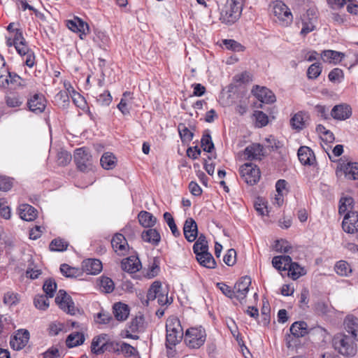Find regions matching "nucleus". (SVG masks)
I'll return each instance as SVG.
<instances>
[{"mask_svg": "<svg viewBox=\"0 0 358 358\" xmlns=\"http://www.w3.org/2000/svg\"><path fill=\"white\" fill-rule=\"evenodd\" d=\"M166 347L172 350L185 338L183 329L179 319L175 316L169 317L166 322Z\"/></svg>", "mask_w": 358, "mask_h": 358, "instance_id": "f257e3e1", "label": "nucleus"}, {"mask_svg": "<svg viewBox=\"0 0 358 358\" xmlns=\"http://www.w3.org/2000/svg\"><path fill=\"white\" fill-rule=\"evenodd\" d=\"M245 0H227L221 13L220 19L229 24L234 23L241 15Z\"/></svg>", "mask_w": 358, "mask_h": 358, "instance_id": "f03ea898", "label": "nucleus"}, {"mask_svg": "<svg viewBox=\"0 0 358 358\" xmlns=\"http://www.w3.org/2000/svg\"><path fill=\"white\" fill-rule=\"evenodd\" d=\"M332 345L338 352L343 356L353 357L357 352L354 341L345 334L335 335L332 339Z\"/></svg>", "mask_w": 358, "mask_h": 358, "instance_id": "7ed1b4c3", "label": "nucleus"}, {"mask_svg": "<svg viewBox=\"0 0 358 358\" xmlns=\"http://www.w3.org/2000/svg\"><path fill=\"white\" fill-rule=\"evenodd\" d=\"M118 343L112 341L106 334H101L95 336L91 343V351L96 355H101L105 352H115Z\"/></svg>", "mask_w": 358, "mask_h": 358, "instance_id": "20e7f679", "label": "nucleus"}, {"mask_svg": "<svg viewBox=\"0 0 358 358\" xmlns=\"http://www.w3.org/2000/svg\"><path fill=\"white\" fill-rule=\"evenodd\" d=\"M206 332L201 327L188 329L185 333V342L191 348H199L206 341Z\"/></svg>", "mask_w": 358, "mask_h": 358, "instance_id": "39448f33", "label": "nucleus"}, {"mask_svg": "<svg viewBox=\"0 0 358 358\" xmlns=\"http://www.w3.org/2000/svg\"><path fill=\"white\" fill-rule=\"evenodd\" d=\"M241 176L244 181L250 185L256 184L260 178V171L257 165L249 162L245 163L240 167Z\"/></svg>", "mask_w": 358, "mask_h": 358, "instance_id": "423d86ee", "label": "nucleus"}, {"mask_svg": "<svg viewBox=\"0 0 358 358\" xmlns=\"http://www.w3.org/2000/svg\"><path fill=\"white\" fill-rule=\"evenodd\" d=\"M74 161L78 169L81 171L87 172L92 169V156L84 148L76 150Z\"/></svg>", "mask_w": 358, "mask_h": 358, "instance_id": "0eeeda50", "label": "nucleus"}, {"mask_svg": "<svg viewBox=\"0 0 358 358\" xmlns=\"http://www.w3.org/2000/svg\"><path fill=\"white\" fill-rule=\"evenodd\" d=\"M55 302L62 310L68 314L74 315L78 310L72 298L63 289L59 290L55 298Z\"/></svg>", "mask_w": 358, "mask_h": 358, "instance_id": "6e6552de", "label": "nucleus"}, {"mask_svg": "<svg viewBox=\"0 0 358 358\" xmlns=\"http://www.w3.org/2000/svg\"><path fill=\"white\" fill-rule=\"evenodd\" d=\"M342 228L346 233L355 234L358 240V213L357 211H350L345 215Z\"/></svg>", "mask_w": 358, "mask_h": 358, "instance_id": "1a4fd4ad", "label": "nucleus"}, {"mask_svg": "<svg viewBox=\"0 0 358 358\" xmlns=\"http://www.w3.org/2000/svg\"><path fill=\"white\" fill-rule=\"evenodd\" d=\"M317 12L315 9H308L306 14L301 17V30L300 34L306 36L308 34L313 31L315 28L317 21Z\"/></svg>", "mask_w": 358, "mask_h": 358, "instance_id": "9d476101", "label": "nucleus"}, {"mask_svg": "<svg viewBox=\"0 0 358 358\" xmlns=\"http://www.w3.org/2000/svg\"><path fill=\"white\" fill-rule=\"evenodd\" d=\"M251 279L250 277H242L234 287V298L237 299L241 303H243L249 291Z\"/></svg>", "mask_w": 358, "mask_h": 358, "instance_id": "9b49d317", "label": "nucleus"}, {"mask_svg": "<svg viewBox=\"0 0 358 358\" xmlns=\"http://www.w3.org/2000/svg\"><path fill=\"white\" fill-rule=\"evenodd\" d=\"M273 12L284 25H287L292 21V14L288 7L281 1H277L273 5Z\"/></svg>", "mask_w": 358, "mask_h": 358, "instance_id": "f8f14e48", "label": "nucleus"}, {"mask_svg": "<svg viewBox=\"0 0 358 358\" xmlns=\"http://www.w3.org/2000/svg\"><path fill=\"white\" fill-rule=\"evenodd\" d=\"M27 106L31 112L39 114L44 111L46 107V100L41 94H35L27 101Z\"/></svg>", "mask_w": 358, "mask_h": 358, "instance_id": "ddd939ff", "label": "nucleus"}, {"mask_svg": "<svg viewBox=\"0 0 358 358\" xmlns=\"http://www.w3.org/2000/svg\"><path fill=\"white\" fill-rule=\"evenodd\" d=\"M252 92L262 103H272L275 101V94L265 87L256 85L253 87Z\"/></svg>", "mask_w": 358, "mask_h": 358, "instance_id": "4468645a", "label": "nucleus"}, {"mask_svg": "<svg viewBox=\"0 0 358 358\" xmlns=\"http://www.w3.org/2000/svg\"><path fill=\"white\" fill-rule=\"evenodd\" d=\"M111 245L114 251L119 255H125L128 251L127 241L122 234H116L113 237Z\"/></svg>", "mask_w": 358, "mask_h": 358, "instance_id": "2eb2a0df", "label": "nucleus"}, {"mask_svg": "<svg viewBox=\"0 0 358 358\" xmlns=\"http://www.w3.org/2000/svg\"><path fill=\"white\" fill-rule=\"evenodd\" d=\"M29 339V333L27 330H19L10 340V344L13 349L20 350L27 344Z\"/></svg>", "mask_w": 358, "mask_h": 358, "instance_id": "dca6fc26", "label": "nucleus"}, {"mask_svg": "<svg viewBox=\"0 0 358 358\" xmlns=\"http://www.w3.org/2000/svg\"><path fill=\"white\" fill-rule=\"evenodd\" d=\"M183 233L189 242H193L198 236V227L196 222L192 217L187 218L184 224Z\"/></svg>", "mask_w": 358, "mask_h": 358, "instance_id": "f3484780", "label": "nucleus"}, {"mask_svg": "<svg viewBox=\"0 0 358 358\" xmlns=\"http://www.w3.org/2000/svg\"><path fill=\"white\" fill-rule=\"evenodd\" d=\"M6 75H1V78L5 77L3 80L1 81L3 87H8L10 88H15L17 86L23 85L22 82V78L14 72H10L6 70Z\"/></svg>", "mask_w": 358, "mask_h": 358, "instance_id": "a211bd4d", "label": "nucleus"}, {"mask_svg": "<svg viewBox=\"0 0 358 358\" xmlns=\"http://www.w3.org/2000/svg\"><path fill=\"white\" fill-rule=\"evenodd\" d=\"M352 114L351 108L348 105L340 104L335 106L331 111V117L338 120H345L350 117Z\"/></svg>", "mask_w": 358, "mask_h": 358, "instance_id": "6ab92c4d", "label": "nucleus"}, {"mask_svg": "<svg viewBox=\"0 0 358 358\" xmlns=\"http://www.w3.org/2000/svg\"><path fill=\"white\" fill-rule=\"evenodd\" d=\"M122 270L129 273H136L141 268L139 259L136 256H130L124 259L121 262Z\"/></svg>", "mask_w": 358, "mask_h": 358, "instance_id": "aec40b11", "label": "nucleus"}, {"mask_svg": "<svg viewBox=\"0 0 358 358\" xmlns=\"http://www.w3.org/2000/svg\"><path fill=\"white\" fill-rule=\"evenodd\" d=\"M19 215L25 221H33L37 216V210L31 205L23 203L19 206Z\"/></svg>", "mask_w": 358, "mask_h": 358, "instance_id": "412c9836", "label": "nucleus"}, {"mask_svg": "<svg viewBox=\"0 0 358 358\" xmlns=\"http://www.w3.org/2000/svg\"><path fill=\"white\" fill-rule=\"evenodd\" d=\"M244 155L248 160L260 159L263 156V146L259 143L248 145L244 150Z\"/></svg>", "mask_w": 358, "mask_h": 358, "instance_id": "4be33fe9", "label": "nucleus"}, {"mask_svg": "<svg viewBox=\"0 0 358 358\" xmlns=\"http://www.w3.org/2000/svg\"><path fill=\"white\" fill-rule=\"evenodd\" d=\"M345 329L354 339L358 341V318L354 315H348L344 320Z\"/></svg>", "mask_w": 358, "mask_h": 358, "instance_id": "5701e85b", "label": "nucleus"}, {"mask_svg": "<svg viewBox=\"0 0 358 358\" xmlns=\"http://www.w3.org/2000/svg\"><path fill=\"white\" fill-rule=\"evenodd\" d=\"M83 268L88 273L96 275L102 270V264L96 259H89L83 262Z\"/></svg>", "mask_w": 358, "mask_h": 358, "instance_id": "b1692460", "label": "nucleus"}, {"mask_svg": "<svg viewBox=\"0 0 358 358\" xmlns=\"http://www.w3.org/2000/svg\"><path fill=\"white\" fill-rule=\"evenodd\" d=\"M299 161L304 165H311L315 161V156L313 151L306 146H301L298 150Z\"/></svg>", "mask_w": 358, "mask_h": 358, "instance_id": "393cba45", "label": "nucleus"}, {"mask_svg": "<svg viewBox=\"0 0 358 358\" xmlns=\"http://www.w3.org/2000/svg\"><path fill=\"white\" fill-rule=\"evenodd\" d=\"M195 255L197 261L201 266L208 268H214L215 267L216 262L213 255L208 250Z\"/></svg>", "mask_w": 358, "mask_h": 358, "instance_id": "a878e982", "label": "nucleus"}, {"mask_svg": "<svg viewBox=\"0 0 358 358\" xmlns=\"http://www.w3.org/2000/svg\"><path fill=\"white\" fill-rule=\"evenodd\" d=\"M343 57V53L331 50H324L321 53V57L324 62L334 64L340 62Z\"/></svg>", "mask_w": 358, "mask_h": 358, "instance_id": "bb28decb", "label": "nucleus"}, {"mask_svg": "<svg viewBox=\"0 0 358 358\" xmlns=\"http://www.w3.org/2000/svg\"><path fill=\"white\" fill-rule=\"evenodd\" d=\"M113 313L117 320L124 321L129 315V306L121 302L116 303L113 306Z\"/></svg>", "mask_w": 358, "mask_h": 358, "instance_id": "cd10ccee", "label": "nucleus"}, {"mask_svg": "<svg viewBox=\"0 0 358 358\" xmlns=\"http://www.w3.org/2000/svg\"><path fill=\"white\" fill-rule=\"evenodd\" d=\"M141 238L145 242L157 245L161 240L159 233L155 229H149L143 231Z\"/></svg>", "mask_w": 358, "mask_h": 358, "instance_id": "c85d7f7f", "label": "nucleus"}, {"mask_svg": "<svg viewBox=\"0 0 358 358\" xmlns=\"http://www.w3.org/2000/svg\"><path fill=\"white\" fill-rule=\"evenodd\" d=\"M290 331L296 338L303 337L308 333V324L303 321L295 322L292 324Z\"/></svg>", "mask_w": 358, "mask_h": 358, "instance_id": "c756f323", "label": "nucleus"}, {"mask_svg": "<svg viewBox=\"0 0 358 358\" xmlns=\"http://www.w3.org/2000/svg\"><path fill=\"white\" fill-rule=\"evenodd\" d=\"M138 218L140 224L143 227H152L157 222V218L148 211H141Z\"/></svg>", "mask_w": 358, "mask_h": 358, "instance_id": "7c9ffc66", "label": "nucleus"}, {"mask_svg": "<svg viewBox=\"0 0 358 358\" xmlns=\"http://www.w3.org/2000/svg\"><path fill=\"white\" fill-rule=\"evenodd\" d=\"M345 176L349 180L358 179V163L357 162H348L346 164L342 166Z\"/></svg>", "mask_w": 358, "mask_h": 358, "instance_id": "2f4dec72", "label": "nucleus"}, {"mask_svg": "<svg viewBox=\"0 0 358 358\" xmlns=\"http://www.w3.org/2000/svg\"><path fill=\"white\" fill-rule=\"evenodd\" d=\"M290 262L291 257L288 255L275 256L272 259L273 267L279 271H287Z\"/></svg>", "mask_w": 358, "mask_h": 358, "instance_id": "473e14b6", "label": "nucleus"}, {"mask_svg": "<svg viewBox=\"0 0 358 358\" xmlns=\"http://www.w3.org/2000/svg\"><path fill=\"white\" fill-rule=\"evenodd\" d=\"M84 341L85 337L82 333L74 332L68 336L66 340V345L71 348L82 345Z\"/></svg>", "mask_w": 358, "mask_h": 358, "instance_id": "72a5a7b5", "label": "nucleus"}, {"mask_svg": "<svg viewBox=\"0 0 358 358\" xmlns=\"http://www.w3.org/2000/svg\"><path fill=\"white\" fill-rule=\"evenodd\" d=\"M288 267L289 268H287V271H289V275L294 280H296L305 274L304 268L301 267L298 263L293 262L292 259L291 262L289 264Z\"/></svg>", "mask_w": 358, "mask_h": 358, "instance_id": "f704fd0d", "label": "nucleus"}, {"mask_svg": "<svg viewBox=\"0 0 358 358\" xmlns=\"http://www.w3.org/2000/svg\"><path fill=\"white\" fill-rule=\"evenodd\" d=\"M100 163L104 169H113L116 163L115 157L112 153L106 152L101 157Z\"/></svg>", "mask_w": 358, "mask_h": 358, "instance_id": "c9c22d12", "label": "nucleus"}, {"mask_svg": "<svg viewBox=\"0 0 358 358\" xmlns=\"http://www.w3.org/2000/svg\"><path fill=\"white\" fill-rule=\"evenodd\" d=\"M353 208V199L350 196L341 197L339 201L338 213L339 214H343L352 211Z\"/></svg>", "mask_w": 358, "mask_h": 358, "instance_id": "e433bc0d", "label": "nucleus"}, {"mask_svg": "<svg viewBox=\"0 0 358 358\" xmlns=\"http://www.w3.org/2000/svg\"><path fill=\"white\" fill-rule=\"evenodd\" d=\"M28 262L29 264L25 273L26 277L31 280H35L42 273L41 270L36 268V264L31 257L29 259Z\"/></svg>", "mask_w": 358, "mask_h": 358, "instance_id": "4c0bfd02", "label": "nucleus"}, {"mask_svg": "<svg viewBox=\"0 0 358 358\" xmlns=\"http://www.w3.org/2000/svg\"><path fill=\"white\" fill-rule=\"evenodd\" d=\"M290 124L294 129L301 130L305 127L304 114L299 112L290 120Z\"/></svg>", "mask_w": 358, "mask_h": 358, "instance_id": "58836bf2", "label": "nucleus"}, {"mask_svg": "<svg viewBox=\"0 0 358 358\" xmlns=\"http://www.w3.org/2000/svg\"><path fill=\"white\" fill-rule=\"evenodd\" d=\"M69 243L64 239L57 238L53 239L49 245L51 251L63 252L67 249Z\"/></svg>", "mask_w": 358, "mask_h": 358, "instance_id": "ea45409f", "label": "nucleus"}, {"mask_svg": "<svg viewBox=\"0 0 358 358\" xmlns=\"http://www.w3.org/2000/svg\"><path fill=\"white\" fill-rule=\"evenodd\" d=\"M208 250V242L203 234H200L197 241L193 245V250L195 254L200 253Z\"/></svg>", "mask_w": 358, "mask_h": 358, "instance_id": "a19ab883", "label": "nucleus"}, {"mask_svg": "<svg viewBox=\"0 0 358 358\" xmlns=\"http://www.w3.org/2000/svg\"><path fill=\"white\" fill-rule=\"evenodd\" d=\"M5 101L7 106L10 108L20 107L23 101L18 94L10 93L5 96Z\"/></svg>", "mask_w": 358, "mask_h": 358, "instance_id": "79ce46f5", "label": "nucleus"}, {"mask_svg": "<svg viewBox=\"0 0 358 358\" xmlns=\"http://www.w3.org/2000/svg\"><path fill=\"white\" fill-rule=\"evenodd\" d=\"M144 321L145 319L142 314L140 313L136 315L129 323V328L130 331L134 333L138 331L140 329H142L143 327Z\"/></svg>", "mask_w": 358, "mask_h": 358, "instance_id": "37998d69", "label": "nucleus"}, {"mask_svg": "<svg viewBox=\"0 0 358 358\" xmlns=\"http://www.w3.org/2000/svg\"><path fill=\"white\" fill-rule=\"evenodd\" d=\"M180 138L183 143L190 142L194 136L192 132L184 124H179L178 127Z\"/></svg>", "mask_w": 358, "mask_h": 358, "instance_id": "c03bdc74", "label": "nucleus"}, {"mask_svg": "<svg viewBox=\"0 0 358 358\" xmlns=\"http://www.w3.org/2000/svg\"><path fill=\"white\" fill-rule=\"evenodd\" d=\"M336 273L342 276H348L351 272L352 268L350 264L345 261H339L335 265Z\"/></svg>", "mask_w": 358, "mask_h": 358, "instance_id": "a18cd8bd", "label": "nucleus"}, {"mask_svg": "<svg viewBox=\"0 0 358 358\" xmlns=\"http://www.w3.org/2000/svg\"><path fill=\"white\" fill-rule=\"evenodd\" d=\"M162 289V284L160 282H154L148 289L147 294L148 301H154L157 299V296Z\"/></svg>", "mask_w": 358, "mask_h": 358, "instance_id": "49530a36", "label": "nucleus"}, {"mask_svg": "<svg viewBox=\"0 0 358 358\" xmlns=\"http://www.w3.org/2000/svg\"><path fill=\"white\" fill-rule=\"evenodd\" d=\"M47 295H37L35 296L34 303L36 308L45 310L49 307V299Z\"/></svg>", "mask_w": 358, "mask_h": 358, "instance_id": "de8ad7c7", "label": "nucleus"}, {"mask_svg": "<svg viewBox=\"0 0 358 358\" xmlns=\"http://www.w3.org/2000/svg\"><path fill=\"white\" fill-rule=\"evenodd\" d=\"M164 219L169 225L173 235L175 237H178L180 235L179 230L177 228V226L175 223L174 219L171 214L169 212H166L164 213Z\"/></svg>", "mask_w": 358, "mask_h": 358, "instance_id": "09e8293b", "label": "nucleus"}, {"mask_svg": "<svg viewBox=\"0 0 358 358\" xmlns=\"http://www.w3.org/2000/svg\"><path fill=\"white\" fill-rule=\"evenodd\" d=\"M43 289L50 298L53 297L57 289V283L55 280L51 278L46 280L44 282Z\"/></svg>", "mask_w": 358, "mask_h": 358, "instance_id": "8fccbe9b", "label": "nucleus"}, {"mask_svg": "<svg viewBox=\"0 0 358 358\" xmlns=\"http://www.w3.org/2000/svg\"><path fill=\"white\" fill-rule=\"evenodd\" d=\"M61 273L67 278H76L80 271L74 267H71L66 264H63L60 266Z\"/></svg>", "mask_w": 358, "mask_h": 358, "instance_id": "3c124183", "label": "nucleus"}, {"mask_svg": "<svg viewBox=\"0 0 358 358\" xmlns=\"http://www.w3.org/2000/svg\"><path fill=\"white\" fill-rule=\"evenodd\" d=\"M100 288L106 293H110L114 290L115 285L113 281L108 277H102L100 279Z\"/></svg>", "mask_w": 358, "mask_h": 358, "instance_id": "603ef678", "label": "nucleus"}, {"mask_svg": "<svg viewBox=\"0 0 358 358\" xmlns=\"http://www.w3.org/2000/svg\"><path fill=\"white\" fill-rule=\"evenodd\" d=\"M201 143L203 150L207 152H210L214 148V144L208 132L203 135Z\"/></svg>", "mask_w": 358, "mask_h": 358, "instance_id": "864d4df0", "label": "nucleus"}, {"mask_svg": "<svg viewBox=\"0 0 358 358\" xmlns=\"http://www.w3.org/2000/svg\"><path fill=\"white\" fill-rule=\"evenodd\" d=\"M322 72V67L319 63L311 64L307 71V76L309 79L317 78Z\"/></svg>", "mask_w": 358, "mask_h": 358, "instance_id": "5fc2aeb1", "label": "nucleus"}, {"mask_svg": "<svg viewBox=\"0 0 358 358\" xmlns=\"http://www.w3.org/2000/svg\"><path fill=\"white\" fill-rule=\"evenodd\" d=\"M112 99V96L108 91H105L96 96V102L101 106H109Z\"/></svg>", "mask_w": 358, "mask_h": 358, "instance_id": "6e6d98bb", "label": "nucleus"}, {"mask_svg": "<svg viewBox=\"0 0 358 358\" xmlns=\"http://www.w3.org/2000/svg\"><path fill=\"white\" fill-rule=\"evenodd\" d=\"M223 44L226 46L227 49L233 51L240 52L243 51L244 49L243 46L241 43L232 39L224 40Z\"/></svg>", "mask_w": 358, "mask_h": 358, "instance_id": "4d7b16f0", "label": "nucleus"}, {"mask_svg": "<svg viewBox=\"0 0 358 358\" xmlns=\"http://www.w3.org/2000/svg\"><path fill=\"white\" fill-rule=\"evenodd\" d=\"M71 155L66 151H61L57 154V163L60 166H66L71 161Z\"/></svg>", "mask_w": 358, "mask_h": 358, "instance_id": "13d9d810", "label": "nucleus"}, {"mask_svg": "<svg viewBox=\"0 0 358 358\" xmlns=\"http://www.w3.org/2000/svg\"><path fill=\"white\" fill-rule=\"evenodd\" d=\"M18 294L12 292H8L4 294L3 303L8 306L15 305L18 303Z\"/></svg>", "mask_w": 358, "mask_h": 358, "instance_id": "bf43d9fd", "label": "nucleus"}, {"mask_svg": "<svg viewBox=\"0 0 358 358\" xmlns=\"http://www.w3.org/2000/svg\"><path fill=\"white\" fill-rule=\"evenodd\" d=\"M115 348H116L115 351H120L123 354H124L125 355H127V356L134 355L136 352V349L133 346H131V345L126 343H122L120 345V348H118V345L116 346Z\"/></svg>", "mask_w": 358, "mask_h": 358, "instance_id": "052dcab7", "label": "nucleus"}, {"mask_svg": "<svg viewBox=\"0 0 358 358\" xmlns=\"http://www.w3.org/2000/svg\"><path fill=\"white\" fill-rule=\"evenodd\" d=\"M13 38L11 40L8 38L7 41V45L8 46L14 45L19 42L25 41V38L22 35V31L20 29H15V33L13 34Z\"/></svg>", "mask_w": 358, "mask_h": 358, "instance_id": "680f3d73", "label": "nucleus"}, {"mask_svg": "<svg viewBox=\"0 0 358 358\" xmlns=\"http://www.w3.org/2000/svg\"><path fill=\"white\" fill-rule=\"evenodd\" d=\"M328 77L331 82L340 83L343 78V72L341 69L335 68L329 72Z\"/></svg>", "mask_w": 358, "mask_h": 358, "instance_id": "e2e57ef3", "label": "nucleus"}, {"mask_svg": "<svg viewBox=\"0 0 358 358\" xmlns=\"http://www.w3.org/2000/svg\"><path fill=\"white\" fill-rule=\"evenodd\" d=\"M256 124L259 127H264L268 122V116L262 111H256L255 113Z\"/></svg>", "mask_w": 358, "mask_h": 358, "instance_id": "0e129e2a", "label": "nucleus"}, {"mask_svg": "<svg viewBox=\"0 0 358 358\" xmlns=\"http://www.w3.org/2000/svg\"><path fill=\"white\" fill-rule=\"evenodd\" d=\"M255 208L260 215H264L267 213L266 203L262 198H257L255 202Z\"/></svg>", "mask_w": 358, "mask_h": 358, "instance_id": "69168bd1", "label": "nucleus"}, {"mask_svg": "<svg viewBox=\"0 0 358 358\" xmlns=\"http://www.w3.org/2000/svg\"><path fill=\"white\" fill-rule=\"evenodd\" d=\"M236 252L235 250L230 249L224 257V262L228 266H233L236 262Z\"/></svg>", "mask_w": 358, "mask_h": 358, "instance_id": "338daca9", "label": "nucleus"}, {"mask_svg": "<svg viewBox=\"0 0 358 358\" xmlns=\"http://www.w3.org/2000/svg\"><path fill=\"white\" fill-rule=\"evenodd\" d=\"M112 320H113V317H111V315L108 313H106V312L99 313L96 315V317H95V321L97 323L104 324H108L110 322V321Z\"/></svg>", "mask_w": 358, "mask_h": 358, "instance_id": "774afa93", "label": "nucleus"}]
</instances>
